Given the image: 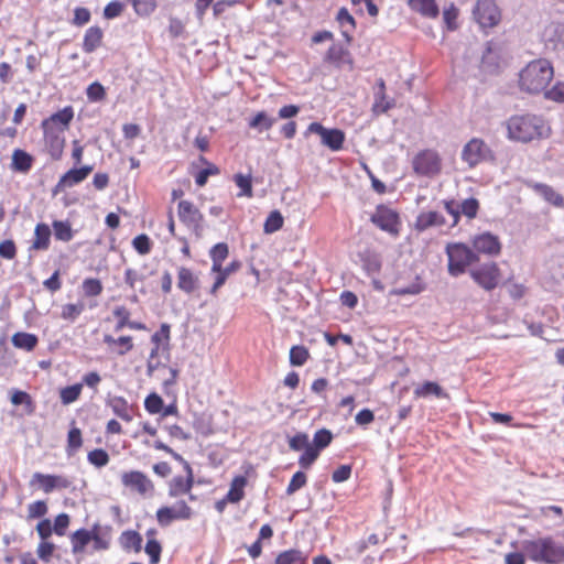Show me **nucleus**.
<instances>
[{"instance_id":"nucleus-1","label":"nucleus","mask_w":564,"mask_h":564,"mask_svg":"<svg viewBox=\"0 0 564 564\" xmlns=\"http://www.w3.org/2000/svg\"><path fill=\"white\" fill-rule=\"evenodd\" d=\"M170 340L171 327L163 323L160 329L151 336L152 347L147 359V375L161 379L165 388L174 386L178 377V370L169 366L171 360Z\"/></svg>"},{"instance_id":"nucleus-2","label":"nucleus","mask_w":564,"mask_h":564,"mask_svg":"<svg viewBox=\"0 0 564 564\" xmlns=\"http://www.w3.org/2000/svg\"><path fill=\"white\" fill-rule=\"evenodd\" d=\"M506 126L508 138L522 143L549 138L552 132L550 122L543 116L531 112L511 116Z\"/></svg>"},{"instance_id":"nucleus-3","label":"nucleus","mask_w":564,"mask_h":564,"mask_svg":"<svg viewBox=\"0 0 564 564\" xmlns=\"http://www.w3.org/2000/svg\"><path fill=\"white\" fill-rule=\"evenodd\" d=\"M527 557L539 564H563L564 544L551 535L538 536L522 542Z\"/></svg>"},{"instance_id":"nucleus-4","label":"nucleus","mask_w":564,"mask_h":564,"mask_svg":"<svg viewBox=\"0 0 564 564\" xmlns=\"http://www.w3.org/2000/svg\"><path fill=\"white\" fill-rule=\"evenodd\" d=\"M553 75V67L549 61H532L519 74L520 89L528 94L544 91Z\"/></svg>"},{"instance_id":"nucleus-5","label":"nucleus","mask_w":564,"mask_h":564,"mask_svg":"<svg viewBox=\"0 0 564 564\" xmlns=\"http://www.w3.org/2000/svg\"><path fill=\"white\" fill-rule=\"evenodd\" d=\"M153 447L158 451H163L171 455L176 462L183 465L185 475L174 476L167 484V495L170 498H178L185 495L189 496V500L194 501L195 496L192 495L194 487V471L191 464L184 457L176 453L173 448L164 444L162 441H155Z\"/></svg>"},{"instance_id":"nucleus-6","label":"nucleus","mask_w":564,"mask_h":564,"mask_svg":"<svg viewBox=\"0 0 564 564\" xmlns=\"http://www.w3.org/2000/svg\"><path fill=\"white\" fill-rule=\"evenodd\" d=\"M445 252L448 259L447 270L452 276L464 274L473 263L478 262L477 253L464 242L447 243Z\"/></svg>"},{"instance_id":"nucleus-7","label":"nucleus","mask_w":564,"mask_h":564,"mask_svg":"<svg viewBox=\"0 0 564 564\" xmlns=\"http://www.w3.org/2000/svg\"><path fill=\"white\" fill-rule=\"evenodd\" d=\"M412 169L416 176L433 178L442 172V158L434 149L419 151L412 159Z\"/></svg>"},{"instance_id":"nucleus-8","label":"nucleus","mask_w":564,"mask_h":564,"mask_svg":"<svg viewBox=\"0 0 564 564\" xmlns=\"http://www.w3.org/2000/svg\"><path fill=\"white\" fill-rule=\"evenodd\" d=\"M370 221L392 237H398L401 232L402 221L400 214L388 205L379 204L370 216Z\"/></svg>"},{"instance_id":"nucleus-9","label":"nucleus","mask_w":564,"mask_h":564,"mask_svg":"<svg viewBox=\"0 0 564 564\" xmlns=\"http://www.w3.org/2000/svg\"><path fill=\"white\" fill-rule=\"evenodd\" d=\"M471 280L485 291H494L500 285L502 272L496 261H488L469 270Z\"/></svg>"},{"instance_id":"nucleus-10","label":"nucleus","mask_w":564,"mask_h":564,"mask_svg":"<svg viewBox=\"0 0 564 564\" xmlns=\"http://www.w3.org/2000/svg\"><path fill=\"white\" fill-rule=\"evenodd\" d=\"M460 159L469 169L480 163L494 161L495 154L491 148L480 138H471L462 149Z\"/></svg>"},{"instance_id":"nucleus-11","label":"nucleus","mask_w":564,"mask_h":564,"mask_svg":"<svg viewBox=\"0 0 564 564\" xmlns=\"http://www.w3.org/2000/svg\"><path fill=\"white\" fill-rule=\"evenodd\" d=\"M333 441V434L327 429H321L315 432L313 443L307 446L299 457V465L303 469H308L317 460L321 452L328 447Z\"/></svg>"},{"instance_id":"nucleus-12","label":"nucleus","mask_w":564,"mask_h":564,"mask_svg":"<svg viewBox=\"0 0 564 564\" xmlns=\"http://www.w3.org/2000/svg\"><path fill=\"white\" fill-rule=\"evenodd\" d=\"M470 245L473 251L477 253L478 261L480 256L496 258L499 257L502 251V243L500 238L490 231H484L474 235L470 238Z\"/></svg>"},{"instance_id":"nucleus-13","label":"nucleus","mask_w":564,"mask_h":564,"mask_svg":"<svg viewBox=\"0 0 564 564\" xmlns=\"http://www.w3.org/2000/svg\"><path fill=\"white\" fill-rule=\"evenodd\" d=\"M314 133L319 135L322 145L328 148L330 151L337 152L344 148L346 134L343 130L337 128H325L319 122H312L308 124L305 135Z\"/></svg>"},{"instance_id":"nucleus-14","label":"nucleus","mask_w":564,"mask_h":564,"mask_svg":"<svg viewBox=\"0 0 564 564\" xmlns=\"http://www.w3.org/2000/svg\"><path fill=\"white\" fill-rule=\"evenodd\" d=\"M193 509L185 500H178L174 506H163L156 510L155 518L160 527L166 528L174 521L189 520Z\"/></svg>"},{"instance_id":"nucleus-15","label":"nucleus","mask_w":564,"mask_h":564,"mask_svg":"<svg viewBox=\"0 0 564 564\" xmlns=\"http://www.w3.org/2000/svg\"><path fill=\"white\" fill-rule=\"evenodd\" d=\"M473 14L482 29L495 28L501 21V11L495 0H477Z\"/></svg>"},{"instance_id":"nucleus-16","label":"nucleus","mask_w":564,"mask_h":564,"mask_svg":"<svg viewBox=\"0 0 564 564\" xmlns=\"http://www.w3.org/2000/svg\"><path fill=\"white\" fill-rule=\"evenodd\" d=\"M177 216L181 223L194 232L195 236L199 237L202 235L204 215L192 202H178Z\"/></svg>"},{"instance_id":"nucleus-17","label":"nucleus","mask_w":564,"mask_h":564,"mask_svg":"<svg viewBox=\"0 0 564 564\" xmlns=\"http://www.w3.org/2000/svg\"><path fill=\"white\" fill-rule=\"evenodd\" d=\"M121 484L124 488L147 496L154 491V484L147 474L140 470L123 471L120 476Z\"/></svg>"},{"instance_id":"nucleus-18","label":"nucleus","mask_w":564,"mask_h":564,"mask_svg":"<svg viewBox=\"0 0 564 564\" xmlns=\"http://www.w3.org/2000/svg\"><path fill=\"white\" fill-rule=\"evenodd\" d=\"M30 485L32 487L36 486L37 489L45 494H51L54 490H63L69 488L72 481L63 475L34 473Z\"/></svg>"},{"instance_id":"nucleus-19","label":"nucleus","mask_w":564,"mask_h":564,"mask_svg":"<svg viewBox=\"0 0 564 564\" xmlns=\"http://www.w3.org/2000/svg\"><path fill=\"white\" fill-rule=\"evenodd\" d=\"M74 118V109L66 106L57 112L44 119L41 123L42 129L53 130L54 132L65 133Z\"/></svg>"},{"instance_id":"nucleus-20","label":"nucleus","mask_w":564,"mask_h":564,"mask_svg":"<svg viewBox=\"0 0 564 564\" xmlns=\"http://www.w3.org/2000/svg\"><path fill=\"white\" fill-rule=\"evenodd\" d=\"M93 170L94 167L91 165H84L79 169H70L59 177L58 182L54 187V193H62L66 188H70L82 183L88 177Z\"/></svg>"},{"instance_id":"nucleus-21","label":"nucleus","mask_w":564,"mask_h":564,"mask_svg":"<svg viewBox=\"0 0 564 564\" xmlns=\"http://www.w3.org/2000/svg\"><path fill=\"white\" fill-rule=\"evenodd\" d=\"M527 186L555 208H564V196L553 186L545 183L528 182Z\"/></svg>"},{"instance_id":"nucleus-22","label":"nucleus","mask_w":564,"mask_h":564,"mask_svg":"<svg viewBox=\"0 0 564 564\" xmlns=\"http://www.w3.org/2000/svg\"><path fill=\"white\" fill-rule=\"evenodd\" d=\"M177 288L185 294H194L200 288L198 274L191 268L180 267L177 269Z\"/></svg>"},{"instance_id":"nucleus-23","label":"nucleus","mask_w":564,"mask_h":564,"mask_svg":"<svg viewBox=\"0 0 564 564\" xmlns=\"http://www.w3.org/2000/svg\"><path fill=\"white\" fill-rule=\"evenodd\" d=\"M43 139L48 154L53 160H59L63 156L65 148V135L64 133L54 132L53 130L42 129Z\"/></svg>"},{"instance_id":"nucleus-24","label":"nucleus","mask_w":564,"mask_h":564,"mask_svg":"<svg viewBox=\"0 0 564 564\" xmlns=\"http://www.w3.org/2000/svg\"><path fill=\"white\" fill-rule=\"evenodd\" d=\"M446 224L445 217L436 210L421 212L413 224L416 232H423L432 227H442Z\"/></svg>"},{"instance_id":"nucleus-25","label":"nucleus","mask_w":564,"mask_h":564,"mask_svg":"<svg viewBox=\"0 0 564 564\" xmlns=\"http://www.w3.org/2000/svg\"><path fill=\"white\" fill-rule=\"evenodd\" d=\"M102 341L105 345H107L108 349L116 354L117 356H124L128 352H130L134 345H133V338L129 335L119 336L118 338H115L113 336L106 334L102 337Z\"/></svg>"},{"instance_id":"nucleus-26","label":"nucleus","mask_w":564,"mask_h":564,"mask_svg":"<svg viewBox=\"0 0 564 564\" xmlns=\"http://www.w3.org/2000/svg\"><path fill=\"white\" fill-rule=\"evenodd\" d=\"M52 231L47 224L35 225L33 239L30 246L31 251H46L51 246Z\"/></svg>"},{"instance_id":"nucleus-27","label":"nucleus","mask_w":564,"mask_h":564,"mask_svg":"<svg viewBox=\"0 0 564 564\" xmlns=\"http://www.w3.org/2000/svg\"><path fill=\"white\" fill-rule=\"evenodd\" d=\"M413 395L415 399H426L430 397H435L437 399H446L448 398V393L444 390V388L435 382V381H423L414 388Z\"/></svg>"},{"instance_id":"nucleus-28","label":"nucleus","mask_w":564,"mask_h":564,"mask_svg":"<svg viewBox=\"0 0 564 564\" xmlns=\"http://www.w3.org/2000/svg\"><path fill=\"white\" fill-rule=\"evenodd\" d=\"M325 62L333 64L336 67H341L345 64L352 68L354 62L347 48L339 44H333L326 52Z\"/></svg>"},{"instance_id":"nucleus-29","label":"nucleus","mask_w":564,"mask_h":564,"mask_svg":"<svg viewBox=\"0 0 564 564\" xmlns=\"http://www.w3.org/2000/svg\"><path fill=\"white\" fill-rule=\"evenodd\" d=\"M409 8L424 18L436 19L440 9L435 0H408Z\"/></svg>"},{"instance_id":"nucleus-30","label":"nucleus","mask_w":564,"mask_h":564,"mask_svg":"<svg viewBox=\"0 0 564 564\" xmlns=\"http://www.w3.org/2000/svg\"><path fill=\"white\" fill-rule=\"evenodd\" d=\"M104 39V31L98 25L88 28L83 39V51L85 53H93L101 46Z\"/></svg>"},{"instance_id":"nucleus-31","label":"nucleus","mask_w":564,"mask_h":564,"mask_svg":"<svg viewBox=\"0 0 564 564\" xmlns=\"http://www.w3.org/2000/svg\"><path fill=\"white\" fill-rule=\"evenodd\" d=\"M34 158L22 149H15L12 152L11 170L14 172L26 174L31 171Z\"/></svg>"},{"instance_id":"nucleus-32","label":"nucleus","mask_w":564,"mask_h":564,"mask_svg":"<svg viewBox=\"0 0 564 564\" xmlns=\"http://www.w3.org/2000/svg\"><path fill=\"white\" fill-rule=\"evenodd\" d=\"M248 485V478L243 475L235 476L230 482L228 492L226 494L227 500L230 503H238L245 498V488Z\"/></svg>"},{"instance_id":"nucleus-33","label":"nucleus","mask_w":564,"mask_h":564,"mask_svg":"<svg viewBox=\"0 0 564 564\" xmlns=\"http://www.w3.org/2000/svg\"><path fill=\"white\" fill-rule=\"evenodd\" d=\"M336 21L338 22L341 34L347 42L351 41V33L356 29L355 18L349 13L346 8H340L336 15Z\"/></svg>"},{"instance_id":"nucleus-34","label":"nucleus","mask_w":564,"mask_h":564,"mask_svg":"<svg viewBox=\"0 0 564 564\" xmlns=\"http://www.w3.org/2000/svg\"><path fill=\"white\" fill-rule=\"evenodd\" d=\"M108 405L112 412L124 422H131L132 410L128 401L123 397H113L108 401Z\"/></svg>"},{"instance_id":"nucleus-35","label":"nucleus","mask_w":564,"mask_h":564,"mask_svg":"<svg viewBox=\"0 0 564 564\" xmlns=\"http://www.w3.org/2000/svg\"><path fill=\"white\" fill-rule=\"evenodd\" d=\"M142 536L133 530L123 531L119 538L120 545L123 550L139 553L142 549Z\"/></svg>"},{"instance_id":"nucleus-36","label":"nucleus","mask_w":564,"mask_h":564,"mask_svg":"<svg viewBox=\"0 0 564 564\" xmlns=\"http://www.w3.org/2000/svg\"><path fill=\"white\" fill-rule=\"evenodd\" d=\"M11 341L15 348L32 351L37 346L39 338L31 333L18 332L12 336Z\"/></svg>"},{"instance_id":"nucleus-37","label":"nucleus","mask_w":564,"mask_h":564,"mask_svg":"<svg viewBox=\"0 0 564 564\" xmlns=\"http://www.w3.org/2000/svg\"><path fill=\"white\" fill-rule=\"evenodd\" d=\"M274 122L275 119L270 117L265 111H258L248 120V127L261 133L270 130L274 126Z\"/></svg>"},{"instance_id":"nucleus-38","label":"nucleus","mask_w":564,"mask_h":564,"mask_svg":"<svg viewBox=\"0 0 564 564\" xmlns=\"http://www.w3.org/2000/svg\"><path fill=\"white\" fill-rule=\"evenodd\" d=\"M274 564H306V556L297 549H290L280 552L274 560Z\"/></svg>"},{"instance_id":"nucleus-39","label":"nucleus","mask_w":564,"mask_h":564,"mask_svg":"<svg viewBox=\"0 0 564 564\" xmlns=\"http://www.w3.org/2000/svg\"><path fill=\"white\" fill-rule=\"evenodd\" d=\"M52 228L54 237L58 241L68 242L74 238V230L68 220H54Z\"/></svg>"},{"instance_id":"nucleus-40","label":"nucleus","mask_w":564,"mask_h":564,"mask_svg":"<svg viewBox=\"0 0 564 564\" xmlns=\"http://www.w3.org/2000/svg\"><path fill=\"white\" fill-rule=\"evenodd\" d=\"M137 17L150 18L158 9V0H132L130 3Z\"/></svg>"},{"instance_id":"nucleus-41","label":"nucleus","mask_w":564,"mask_h":564,"mask_svg":"<svg viewBox=\"0 0 564 564\" xmlns=\"http://www.w3.org/2000/svg\"><path fill=\"white\" fill-rule=\"evenodd\" d=\"M156 531L154 529H150L147 531V536H154ZM145 553L150 556L151 564H158L161 560L162 546L160 542L155 539H148L145 547Z\"/></svg>"},{"instance_id":"nucleus-42","label":"nucleus","mask_w":564,"mask_h":564,"mask_svg":"<svg viewBox=\"0 0 564 564\" xmlns=\"http://www.w3.org/2000/svg\"><path fill=\"white\" fill-rule=\"evenodd\" d=\"M199 161L206 165L205 169L200 170L196 175H195V183L198 187H203L206 185L207 181H208V177L209 176H214V175H218L220 173V170L219 167L214 164V163H210L207 161V159L205 156H199Z\"/></svg>"},{"instance_id":"nucleus-43","label":"nucleus","mask_w":564,"mask_h":564,"mask_svg":"<svg viewBox=\"0 0 564 564\" xmlns=\"http://www.w3.org/2000/svg\"><path fill=\"white\" fill-rule=\"evenodd\" d=\"M72 551L74 554L84 552L85 547L91 542V531L79 529L70 536Z\"/></svg>"},{"instance_id":"nucleus-44","label":"nucleus","mask_w":564,"mask_h":564,"mask_svg":"<svg viewBox=\"0 0 564 564\" xmlns=\"http://www.w3.org/2000/svg\"><path fill=\"white\" fill-rule=\"evenodd\" d=\"M84 311L85 304L83 302L64 304L61 307V318L73 323Z\"/></svg>"},{"instance_id":"nucleus-45","label":"nucleus","mask_w":564,"mask_h":564,"mask_svg":"<svg viewBox=\"0 0 564 564\" xmlns=\"http://www.w3.org/2000/svg\"><path fill=\"white\" fill-rule=\"evenodd\" d=\"M229 249L225 242H219L210 249V258L213 261L212 270H220L224 260L228 257Z\"/></svg>"},{"instance_id":"nucleus-46","label":"nucleus","mask_w":564,"mask_h":564,"mask_svg":"<svg viewBox=\"0 0 564 564\" xmlns=\"http://www.w3.org/2000/svg\"><path fill=\"white\" fill-rule=\"evenodd\" d=\"M83 391V383H75L64 387L59 390V399L64 405H68L77 401Z\"/></svg>"},{"instance_id":"nucleus-47","label":"nucleus","mask_w":564,"mask_h":564,"mask_svg":"<svg viewBox=\"0 0 564 564\" xmlns=\"http://www.w3.org/2000/svg\"><path fill=\"white\" fill-rule=\"evenodd\" d=\"M234 181L240 188V192L237 194L238 197L245 196L251 198L253 196L251 174L243 175L241 173H237L234 175Z\"/></svg>"},{"instance_id":"nucleus-48","label":"nucleus","mask_w":564,"mask_h":564,"mask_svg":"<svg viewBox=\"0 0 564 564\" xmlns=\"http://www.w3.org/2000/svg\"><path fill=\"white\" fill-rule=\"evenodd\" d=\"M310 357L308 349L303 345H295L290 349V364L292 366L301 367L306 364Z\"/></svg>"},{"instance_id":"nucleus-49","label":"nucleus","mask_w":564,"mask_h":564,"mask_svg":"<svg viewBox=\"0 0 564 564\" xmlns=\"http://www.w3.org/2000/svg\"><path fill=\"white\" fill-rule=\"evenodd\" d=\"M394 99H391L386 94H375V101L372 105V112L376 116L386 113L388 110L394 107Z\"/></svg>"},{"instance_id":"nucleus-50","label":"nucleus","mask_w":564,"mask_h":564,"mask_svg":"<svg viewBox=\"0 0 564 564\" xmlns=\"http://www.w3.org/2000/svg\"><path fill=\"white\" fill-rule=\"evenodd\" d=\"M83 446L82 431L77 426L70 427L67 434L66 452L68 455L76 453Z\"/></svg>"},{"instance_id":"nucleus-51","label":"nucleus","mask_w":564,"mask_h":564,"mask_svg":"<svg viewBox=\"0 0 564 564\" xmlns=\"http://www.w3.org/2000/svg\"><path fill=\"white\" fill-rule=\"evenodd\" d=\"M284 218L279 210H272L267 217L263 231L265 234H273L283 227Z\"/></svg>"},{"instance_id":"nucleus-52","label":"nucleus","mask_w":564,"mask_h":564,"mask_svg":"<svg viewBox=\"0 0 564 564\" xmlns=\"http://www.w3.org/2000/svg\"><path fill=\"white\" fill-rule=\"evenodd\" d=\"M83 292L88 297H96L102 293L104 286L99 279L87 278L82 284Z\"/></svg>"},{"instance_id":"nucleus-53","label":"nucleus","mask_w":564,"mask_h":564,"mask_svg":"<svg viewBox=\"0 0 564 564\" xmlns=\"http://www.w3.org/2000/svg\"><path fill=\"white\" fill-rule=\"evenodd\" d=\"M109 454L104 448H95L87 454L89 464L97 468L105 467L109 463Z\"/></svg>"},{"instance_id":"nucleus-54","label":"nucleus","mask_w":564,"mask_h":564,"mask_svg":"<svg viewBox=\"0 0 564 564\" xmlns=\"http://www.w3.org/2000/svg\"><path fill=\"white\" fill-rule=\"evenodd\" d=\"M133 249L141 256H145L151 252L153 242L145 234L135 236L132 240Z\"/></svg>"},{"instance_id":"nucleus-55","label":"nucleus","mask_w":564,"mask_h":564,"mask_svg":"<svg viewBox=\"0 0 564 564\" xmlns=\"http://www.w3.org/2000/svg\"><path fill=\"white\" fill-rule=\"evenodd\" d=\"M11 402L13 405L24 404L29 413L34 411V402L31 395L25 391L13 390L11 393Z\"/></svg>"},{"instance_id":"nucleus-56","label":"nucleus","mask_w":564,"mask_h":564,"mask_svg":"<svg viewBox=\"0 0 564 564\" xmlns=\"http://www.w3.org/2000/svg\"><path fill=\"white\" fill-rule=\"evenodd\" d=\"M459 11L454 3H451L443 11V20L446 24L447 30L454 31L458 28L457 19Z\"/></svg>"},{"instance_id":"nucleus-57","label":"nucleus","mask_w":564,"mask_h":564,"mask_svg":"<svg viewBox=\"0 0 564 564\" xmlns=\"http://www.w3.org/2000/svg\"><path fill=\"white\" fill-rule=\"evenodd\" d=\"M113 316L117 318V324L115 326L116 332H120L123 328L128 327V324H130V311L123 306H117L113 310Z\"/></svg>"},{"instance_id":"nucleus-58","label":"nucleus","mask_w":564,"mask_h":564,"mask_svg":"<svg viewBox=\"0 0 564 564\" xmlns=\"http://www.w3.org/2000/svg\"><path fill=\"white\" fill-rule=\"evenodd\" d=\"M163 406V399L158 393H150L144 400V408L150 414L162 412Z\"/></svg>"},{"instance_id":"nucleus-59","label":"nucleus","mask_w":564,"mask_h":564,"mask_svg":"<svg viewBox=\"0 0 564 564\" xmlns=\"http://www.w3.org/2000/svg\"><path fill=\"white\" fill-rule=\"evenodd\" d=\"M460 214L467 217L468 219H474L479 210V202L478 199L471 197L462 202L460 204Z\"/></svg>"},{"instance_id":"nucleus-60","label":"nucleus","mask_w":564,"mask_h":564,"mask_svg":"<svg viewBox=\"0 0 564 564\" xmlns=\"http://www.w3.org/2000/svg\"><path fill=\"white\" fill-rule=\"evenodd\" d=\"M86 95L89 101L97 102L106 98V90L100 83L94 82L87 87Z\"/></svg>"},{"instance_id":"nucleus-61","label":"nucleus","mask_w":564,"mask_h":564,"mask_svg":"<svg viewBox=\"0 0 564 564\" xmlns=\"http://www.w3.org/2000/svg\"><path fill=\"white\" fill-rule=\"evenodd\" d=\"M307 446H311V443L308 442V435L306 433L299 432L289 438V447L292 451L299 452L303 449L304 452Z\"/></svg>"},{"instance_id":"nucleus-62","label":"nucleus","mask_w":564,"mask_h":564,"mask_svg":"<svg viewBox=\"0 0 564 564\" xmlns=\"http://www.w3.org/2000/svg\"><path fill=\"white\" fill-rule=\"evenodd\" d=\"M306 482H307V477H306L305 473H303L301 470L296 471L292 476V478L286 487V494L289 496L293 495L294 492H296L297 490L303 488L306 485Z\"/></svg>"},{"instance_id":"nucleus-63","label":"nucleus","mask_w":564,"mask_h":564,"mask_svg":"<svg viewBox=\"0 0 564 564\" xmlns=\"http://www.w3.org/2000/svg\"><path fill=\"white\" fill-rule=\"evenodd\" d=\"M47 513V505L44 500H37L28 506V519H36Z\"/></svg>"},{"instance_id":"nucleus-64","label":"nucleus","mask_w":564,"mask_h":564,"mask_svg":"<svg viewBox=\"0 0 564 564\" xmlns=\"http://www.w3.org/2000/svg\"><path fill=\"white\" fill-rule=\"evenodd\" d=\"M544 97L556 102H564V83H556L551 89L544 90Z\"/></svg>"}]
</instances>
